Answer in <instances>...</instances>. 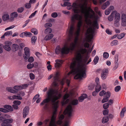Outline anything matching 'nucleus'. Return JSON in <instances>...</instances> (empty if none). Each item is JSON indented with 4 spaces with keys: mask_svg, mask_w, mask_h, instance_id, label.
Masks as SVG:
<instances>
[{
    "mask_svg": "<svg viewBox=\"0 0 126 126\" xmlns=\"http://www.w3.org/2000/svg\"><path fill=\"white\" fill-rule=\"evenodd\" d=\"M86 41L85 39H84L81 41V44L80 46L79 51L80 53H78L75 60L72 63L70 67L72 69V71L68 73V75L71 73L77 74L74 77L75 79H81L82 78L86 77V67H81L80 65L82 62V57L81 54H84L87 51L85 48H83V44Z\"/></svg>",
    "mask_w": 126,
    "mask_h": 126,
    "instance_id": "obj_1",
    "label": "nucleus"
},
{
    "mask_svg": "<svg viewBox=\"0 0 126 126\" xmlns=\"http://www.w3.org/2000/svg\"><path fill=\"white\" fill-rule=\"evenodd\" d=\"M81 18V16L78 14H75L71 17L72 25L70 28L69 35L70 39L74 37V42L75 44H77L79 40L80 27L82 23Z\"/></svg>",
    "mask_w": 126,
    "mask_h": 126,
    "instance_id": "obj_2",
    "label": "nucleus"
},
{
    "mask_svg": "<svg viewBox=\"0 0 126 126\" xmlns=\"http://www.w3.org/2000/svg\"><path fill=\"white\" fill-rule=\"evenodd\" d=\"M47 94V97L41 103L40 105H43L45 104V108H47L48 103L50 101L54 111L53 115L54 116L59 106V101L57 100L61 97V95L57 91L51 89L49 90Z\"/></svg>",
    "mask_w": 126,
    "mask_h": 126,
    "instance_id": "obj_3",
    "label": "nucleus"
},
{
    "mask_svg": "<svg viewBox=\"0 0 126 126\" xmlns=\"http://www.w3.org/2000/svg\"><path fill=\"white\" fill-rule=\"evenodd\" d=\"M80 3L78 5L80 10L78 8V6L76 3H74L72 5L73 10L75 13L78 14L80 12L83 14H85L88 17L89 15V12H91L93 14H94V11L90 7L88 8L87 10V0H79Z\"/></svg>",
    "mask_w": 126,
    "mask_h": 126,
    "instance_id": "obj_4",
    "label": "nucleus"
},
{
    "mask_svg": "<svg viewBox=\"0 0 126 126\" xmlns=\"http://www.w3.org/2000/svg\"><path fill=\"white\" fill-rule=\"evenodd\" d=\"M74 42H71L69 46V47H64L61 49L59 46H57L55 50L56 54H59L60 52L62 54H68L69 53L70 50H73L75 48L76 45Z\"/></svg>",
    "mask_w": 126,
    "mask_h": 126,
    "instance_id": "obj_5",
    "label": "nucleus"
},
{
    "mask_svg": "<svg viewBox=\"0 0 126 126\" xmlns=\"http://www.w3.org/2000/svg\"><path fill=\"white\" fill-rule=\"evenodd\" d=\"M99 28L98 24L96 20L94 21L92 24L91 27L89 28L87 30V33L90 34L89 36V42H90L93 38L94 35L95 30L96 29H98Z\"/></svg>",
    "mask_w": 126,
    "mask_h": 126,
    "instance_id": "obj_6",
    "label": "nucleus"
},
{
    "mask_svg": "<svg viewBox=\"0 0 126 126\" xmlns=\"http://www.w3.org/2000/svg\"><path fill=\"white\" fill-rule=\"evenodd\" d=\"M73 110L72 106L69 105L66 108L64 112L67 114L68 116L67 118L69 119L71 116V113Z\"/></svg>",
    "mask_w": 126,
    "mask_h": 126,
    "instance_id": "obj_7",
    "label": "nucleus"
},
{
    "mask_svg": "<svg viewBox=\"0 0 126 126\" xmlns=\"http://www.w3.org/2000/svg\"><path fill=\"white\" fill-rule=\"evenodd\" d=\"M121 25L123 27L126 26V15L125 13L121 14Z\"/></svg>",
    "mask_w": 126,
    "mask_h": 126,
    "instance_id": "obj_8",
    "label": "nucleus"
},
{
    "mask_svg": "<svg viewBox=\"0 0 126 126\" xmlns=\"http://www.w3.org/2000/svg\"><path fill=\"white\" fill-rule=\"evenodd\" d=\"M108 73V71L107 68H105L103 69L101 73V77L103 79H106Z\"/></svg>",
    "mask_w": 126,
    "mask_h": 126,
    "instance_id": "obj_9",
    "label": "nucleus"
},
{
    "mask_svg": "<svg viewBox=\"0 0 126 126\" xmlns=\"http://www.w3.org/2000/svg\"><path fill=\"white\" fill-rule=\"evenodd\" d=\"M25 54L23 55V57L25 60H27L30 56V49L27 47H25L24 49Z\"/></svg>",
    "mask_w": 126,
    "mask_h": 126,
    "instance_id": "obj_10",
    "label": "nucleus"
},
{
    "mask_svg": "<svg viewBox=\"0 0 126 126\" xmlns=\"http://www.w3.org/2000/svg\"><path fill=\"white\" fill-rule=\"evenodd\" d=\"M8 98L9 99L12 100L15 99L21 100L22 99V97L19 96L18 93L16 95H14L13 96H8Z\"/></svg>",
    "mask_w": 126,
    "mask_h": 126,
    "instance_id": "obj_11",
    "label": "nucleus"
},
{
    "mask_svg": "<svg viewBox=\"0 0 126 126\" xmlns=\"http://www.w3.org/2000/svg\"><path fill=\"white\" fill-rule=\"evenodd\" d=\"M29 109L28 107H25L23 110L22 114L23 117L24 118H25L28 114Z\"/></svg>",
    "mask_w": 126,
    "mask_h": 126,
    "instance_id": "obj_12",
    "label": "nucleus"
},
{
    "mask_svg": "<svg viewBox=\"0 0 126 126\" xmlns=\"http://www.w3.org/2000/svg\"><path fill=\"white\" fill-rule=\"evenodd\" d=\"M11 43L10 42H6L3 47L6 50L9 51L11 50Z\"/></svg>",
    "mask_w": 126,
    "mask_h": 126,
    "instance_id": "obj_13",
    "label": "nucleus"
},
{
    "mask_svg": "<svg viewBox=\"0 0 126 126\" xmlns=\"http://www.w3.org/2000/svg\"><path fill=\"white\" fill-rule=\"evenodd\" d=\"M56 63L55 64V67L58 68L60 67L63 61L60 60H55Z\"/></svg>",
    "mask_w": 126,
    "mask_h": 126,
    "instance_id": "obj_14",
    "label": "nucleus"
},
{
    "mask_svg": "<svg viewBox=\"0 0 126 126\" xmlns=\"http://www.w3.org/2000/svg\"><path fill=\"white\" fill-rule=\"evenodd\" d=\"M66 80V82L67 84V85L68 86H69V84L70 83V80L68 79H66L65 78H63L62 80L60 81V84L62 85L63 86L65 82V80Z\"/></svg>",
    "mask_w": 126,
    "mask_h": 126,
    "instance_id": "obj_15",
    "label": "nucleus"
},
{
    "mask_svg": "<svg viewBox=\"0 0 126 126\" xmlns=\"http://www.w3.org/2000/svg\"><path fill=\"white\" fill-rule=\"evenodd\" d=\"M12 34V32L11 31H8L5 32L1 37V38H4L5 36H11Z\"/></svg>",
    "mask_w": 126,
    "mask_h": 126,
    "instance_id": "obj_16",
    "label": "nucleus"
},
{
    "mask_svg": "<svg viewBox=\"0 0 126 126\" xmlns=\"http://www.w3.org/2000/svg\"><path fill=\"white\" fill-rule=\"evenodd\" d=\"M55 118H56V117H55L54 115H52V116L51 117V120L50 123H49L50 125L55 126Z\"/></svg>",
    "mask_w": 126,
    "mask_h": 126,
    "instance_id": "obj_17",
    "label": "nucleus"
},
{
    "mask_svg": "<svg viewBox=\"0 0 126 126\" xmlns=\"http://www.w3.org/2000/svg\"><path fill=\"white\" fill-rule=\"evenodd\" d=\"M18 16V14L16 12H14L12 13L11 15L10 19L13 21L15 18L16 17Z\"/></svg>",
    "mask_w": 126,
    "mask_h": 126,
    "instance_id": "obj_18",
    "label": "nucleus"
},
{
    "mask_svg": "<svg viewBox=\"0 0 126 126\" xmlns=\"http://www.w3.org/2000/svg\"><path fill=\"white\" fill-rule=\"evenodd\" d=\"M6 90L14 94L16 93L17 92L16 91L14 90L10 87H7Z\"/></svg>",
    "mask_w": 126,
    "mask_h": 126,
    "instance_id": "obj_19",
    "label": "nucleus"
},
{
    "mask_svg": "<svg viewBox=\"0 0 126 126\" xmlns=\"http://www.w3.org/2000/svg\"><path fill=\"white\" fill-rule=\"evenodd\" d=\"M120 15L119 13H116L115 15L114 20L120 21Z\"/></svg>",
    "mask_w": 126,
    "mask_h": 126,
    "instance_id": "obj_20",
    "label": "nucleus"
},
{
    "mask_svg": "<svg viewBox=\"0 0 126 126\" xmlns=\"http://www.w3.org/2000/svg\"><path fill=\"white\" fill-rule=\"evenodd\" d=\"M53 36V34H50L46 35L44 38V40L46 41H48L52 39Z\"/></svg>",
    "mask_w": 126,
    "mask_h": 126,
    "instance_id": "obj_21",
    "label": "nucleus"
},
{
    "mask_svg": "<svg viewBox=\"0 0 126 126\" xmlns=\"http://www.w3.org/2000/svg\"><path fill=\"white\" fill-rule=\"evenodd\" d=\"M9 16L8 14H4L2 16V20L4 21H5L9 20Z\"/></svg>",
    "mask_w": 126,
    "mask_h": 126,
    "instance_id": "obj_22",
    "label": "nucleus"
},
{
    "mask_svg": "<svg viewBox=\"0 0 126 126\" xmlns=\"http://www.w3.org/2000/svg\"><path fill=\"white\" fill-rule=\"evenodd\" d=\"M109 120L108 117L105 116L104 117L102 120V122L103 123H105L107 122Z\"/></svg>",
    "mask_w": 126,
    "mask_h": 126,
    "instance_id": "obj_23",
    "label": "nucleus"
},
{
    "mask_svg": "<svg viewBox=\"0 0 126 126\" xmlns=\"http://www.w3.org/2000/svg\"><path fill=\"white\" fill-rule=\"evenodd\" d=\"M18 46L17 44H13L12 45V48L14 51H16L18 50Z\"/></svg>",
    "mask_w": 126,
    "mask_h": 126,
    "instance_id": "obj_24",
    "label": "nucleus"
},
{
    "mask_svg": "<svg viewBox=\"0 0 126 126\" xmlns=\"http://www.w3.org/2000/svg\"><path fill=\"white\" fill-rule=\"evenodd\" d=\"M4 108L8 109L10 111H12L13 110V108L12 107L9 105H5L4 106Z\"/></svg>",
    "mask_w": 126,
    "mask_h": 126,
    "instance_id": "obj_25",
    "label": "nucleus"
},
{
    "mask_svg": "<svg viewBox=\"0 0 126 126\" xmlns=\"http://www.w3.org/2000/svg\"><path fill=\"white\" fill-rule=\"evenodd\" d=\"M72 105H77L78 103V100L77 99H74L72 100L71 102Z\"/></svg>",
    "mask_w": 126,
    "mask_h": 126,
    "instance_id": "obj_26",
    "label": "nucleus"
},
{
    "mask_svg": "<svg viewBox=\"0 0 126 126\" xmlns=\"http://www.w3.org/2000/svg\"><path fill=\"white\" fill-rule=\"evenodd\" d=\"M126 110V108L125 107L123 108L122 109L120 113V115L121 117L123 118L124 115V112H125Z\"/></svg>",
    "mask_w": 126,
    "mask_h": 126,
    "instance_id": "obj_27",
    "label": "nucleus"
},
{
    "mask_svg": "<svg viewBox=\"0 0 126 126\" xmlns=\"http://www.w3.org/2000/svg\"><path fill=\"white\" fill-rule=\"evenodd\" d=\"M52 30L50 28H47L45 29L44 33L46 34H49L52 32Z\"/></svg>",
    "mask_w": 126,
    "mask_h": 126,
    "instance_id": "obj_28",
    "label": "nucleus"
},
{
    "mask_svg": "<svg viewBox=\"0 0 126 126\" xmlns=\"http://www.w3.org/2000/svg\"><path fill=\"white\" fill-rule=\"evenodd\" d=\"M101 86L99 84H97V85L96 86L95 90H96V91L97 92H98L101 90Z\"/></svg>",
    "mask_w": 126,
    "mask_h": 126,
    "instance_id": "obj_29",
    "label": "nucleus"
},
{
    "mask_svg": "<svg viewBox=\"0 0 126 126\" xmlns=\"http://www.w3.org/2000/svg\"><path fill=\"white\" fill-rule=\"evenodd\" d=\"M37 40L36 37L34 36H33L31 38V43L33 45L35 44V42Z\"/></svg>",
    "mask_w": 126,
    "mask_h": 126,
    "instance_id": "obj_30",
    "label": "nucleus"
},
{
    "mask_svg": "<svg viewBox=\"0 0 126 126\" xmlns=\"http://www.w3.org/2000/svg\"><path fill=\"white\" fill-rule=\"evenodd\" d=\"M7 124H11L13 121V119L12 118H9L7 119H5L4 120Z\"/></svg>",
    "mask_w": 126,
    "mask_h": 126,
    "instance_id": "obj_31",
    "label": "nucleus"
},
{
    "mask_svg": "<svg viewBox=\"0 0 126 126\" xmlns=\"http://www.w3.org/2000/svg\"><path fill=\"white\" fill-rule=\"evenodd\" d=\"M117 35V38L119 39H121L124 37L125 35V33H121L120 34Z\"/></svg>",
    "mask_w": 126,
    "mask_h": 126,
    "instance_id": "obj_32",
    "label": "nucleus"
},
{
    "mask_svg": "<svg viewBox=\"0 0 126 126\" xmlns=\"http://www.w3.org/2000/svg\"><path fill=\"white\" fill-rule=\"evenodd\" d=\"M118 44V42L117 40H114L111 42L110 45L111 46H115L117 45Z\"/></svg>",
    "mask_w": 126,
    "mask_h": 126,
    "instance_id": "obj_33",
    "label": "nucleus"
},
{
    "mask_svg": "<svg viewBox=\"0 0 126 126\" xmlns=\"http://www.w3.org/2000/svg\"><path fill=\"white\" fill-rule=\"evenodd\" d=\"M0 111L4 113H7L9 112V111L8 110L3 108H0ZM1 115V113L0 112V116Z\"/></svg>",
    "mask_w": 126,
    "mask_h": 126,
    "instance_id": "obj_34",
    "label": "nucleus"
},
{
    "mask_svg": "<svg viewBox=\"0 0 126 126\" xmlns=\"http://www.w3.org/2000/svg\"><path fill=\"white\" fill-rule=\"evenodd\" d=\"M31 32L33 33L34 35H36L38 34V32L37 29L35 28H33L31 30Z\"/></svg>",
    "mask_w": 126,
    "mask_h": 126,
    "instance_id": "obj_35",
    "label": "nucleus"
},
{
    "mask_svg": "<svg viewBox=\"0 0 126 126\" xmlns=\"http://www.w3.org/2000/svg\"><path fill=\"white\" fill-rule=\"evenodd\" d=\"M14 89L17 91H19L22 90L21 86H15L14 87Z\"/></svg>",
    "mask_w": 126,
    "mask_h": 126,
    "instance_id": "obj_36",
    "label": "nucleus"
},
{
    "mask_svg": "<svg viewBox=\"0 0 126 126\" xmlns=\"http://www.w3.org/2000/svg\"><path fill=\"white\" fill-rule=\"evenodd\" d=\"M99 59V58L98 56H96L94 58L93 61L94 64L95 65L98 63Z\"/></svg>",
    "mask_w": 126,
    "mask_h": 126,
    "instance_id": "obj_37",
    "label": "nucleus"
},
{
    "mask_svg": "<svg viewBox=\"0 0 126 126\" xmlns=\"http://www.w3.org/2000/svg\"><path fill=\"white\" fill-rule=\"evenodd\" d=\"M120 21L114 20V25L116 27H118L120 26Z\"/></svg>",
    "mask_w": 126,
    "mask_h": 126,
    "instance_id": "obj_38",
    "label": "nucleus"
},
{
    "mask_svg": "<svg viewBox=\"0 0 126 126\" xmlns=\"http://www.w3.org/2000/svg\"><path fill=\"white\" fill-rule=\"evenodd\" d=\"M113 18V14L111 13L110 15L108 17V20L110 21H112Z\"/></svg>",
    "mask_w": 126,
    "mask_h": 126,
    "instance_id": "obj_39",
    "label": "nucleus"
},
{
    "mask_svg": "<svg viewBox=\"0 0 126 126\" xmlns=\"http://www.w3.org/2000/svg\"><path fill=\"white\" fill-rule=\"evenodd\" d=\"M61 5L62 6H71V3L69 2H65L64 3L63 5L61 4Z\"/></svg>",
    "mask_w": 126,
    "mask_h": 126,
    "instance_id": "obj_40",
    "label": "nucleus"
},
{
    "mask_svg": "<svg viewBox=\"0 0 126 126\" xmlns=\"http://www.w3.org/2000/svg\"><path fill=\"white\" fill-rule=\"evenodd\" d=\"M115 62L116 63V65L115 66V69H116L117 68L118 66V63H117L118 61V56H117V57H115Z\"/></svg>",
    "mask_w": 126,
    "mask_h": 126,
    "instance_id": "obj_41",
    "label": "nucleus"
},
{
    "mask_svg": "<svg viewBox=\"0 0 126 126\" xmlns=\"http://www.w3.org/2000/svg\"><path fill=\"white\" fill-rule=\"evenodd\" d=\"M34 66V64L33 63H29L27 65V68L30 69L32 68Z\"/></svg>",
    "mask_w": 126,
    "mask_h": 126,
    "instance_id": "obj_42",
    "label": "nucleus"
},
{
    "mask_svg": "<svg viewBox=\"0 0 126 126\" xmlns=\"http://www.w3.org/2000/svg\"><path fill=\"white\" fill-rule=\"evenodd\" d=\"M29 85V84H23L21 86L22 90L23 89H25Z\"/></svg>",
    "mask_w": 126,
    "mask_h": 126,
    "instance_id": "obj_43",
    "label": "nucleus"
},
{
    "mask_svg": "<svg viewBox=\"0 0 126 126\" xmlns=\"http://www.w3.org/2000/svg\"><path fill=\"white\" fill-rule=\"evenodd\" d=\"M109 106V104L108 103H106L103 105V107L104 109H108Z\"/></svg>",
    "mask_w": 126,
    "mask_h": 126,
    "instance_id": "obj_44",
    "label": "nucleus"
},
{
    "mask_svg": "<svg viewBox=\"0 0 126 126\" xmlns=\"http://www.w3.org/2000/svg\"><path fill=\"white\" fill-rule=\"evenodd\" d=\"M13 103L17 106L19 105L21 103V102L19 100H15L13 101Z\"/></svg>",
    "mask_w": 126,
    "mask_h": 126,
    "instance_id": "obj_45",
    "label": "nucleus"
},
{
    "mask_svg": "<svg viewBox=\"0 0 126 126\" xmlns=\"http://www.w3.org/2000/svg\"><path fill=\"white\" fill-rule=\"evenodd\" d=\"M121 87L120 86H117L115 88L114 90L116 92H118L121 89Z\"/></svg>",
    "mask_w": 126,
    "mask_h": 126,
    "instance_id": "obj_46",
    "label": "nucleus"
},
{
    "mask_svg": "<svg viewBox=\"0 0 126 126\" xmlns=\"http://www.w3.org/2000/svg\"><path fill=\"white\" fill-rule=\"evenodd\" d=\"M18 95L21 97H22L24 96L25 94V92L22 91H21L19 92L18 93Z\"/></svg>",
    "mask_w": 126,
    "mask_h": 126,
    "instance_id": "obj_47",
    "label": "nucleus"
},
{
    "mask_svg": "<svg viewBox=\"0 0 126 126\" xmlns=\"http://www.w3.org/2000/svg\"><path fill=\"white\" fill-rule=\"evenodd\" d=\"M105 96L107 98H109L110 96V93L109 92H106V93L105 94Z\"/></svg>",
    "mask_w": 126,
    "mask_h": 126,
    "instance_id": "obj_48",
    "label": "nucleus"
},
{
    "mask_svg": "<svg viewBox=\"0 0 126 126\" xmlns=\"http://www.w3.org/2000/svg\"><path fill=\"white\" fill-rule=\"evenodd\" d=\"M58 14L56 12H54L51 14V16L54 18L58 16Z\"/></svg>",
    "mask_w": 126,
    "mask_h": 126,
    "instance_id": "obj_49",
    "label": "nucleus"
},
{
    "mask_svg": "<svg viewBox=\"0 0 126 126\" xmlns=\"http://www.w3.org/2000/svg\"><path fill=\"white\" fill-rule=\"evenodd\" d=\"M109 100V98L106 97H104L102 100V102L103 103H104L108 101Z\"/></svg>",
    "mask_w": 126,
    "mask_h": 126,
    "instance_id": "obj_50",
    "label": "nucleus"
},
{
    "mask_svg": "<svg viewBox=\"0 0 126 126\" xmlns=\"http://www.w3.org/2000/svg\"><path fill=\"white\" fill-rule=\"evenodd\" d=\"M52 26V24L50 23H48L45 24L44 25V26L45 28L50 27Z\"/></svg>",
    "mask_w": 126,
    "mask_h": 126,
    "instance_id": "obj_51",
    "label": "nucleus"
},
{
    "mask_svg": "<svg viewBox=\"0 0 126 126\" xmlns=\"http://www.w3.org/2000/svg\"><path fill=\"white\" fill-rule=\"evenodd\" d=\"M25 6L26 8L29 9L31 7V3L29 2V3H26L25 4Z\"/></svg>",
    "mask_w": 126,
    "mask_h": 126,
    "instance_id": "obj_52",
    "label": "nucleus"
},
{
    "mask_svg": "<svg viewBox=\"0 0 126 126\" xmlns=\"http://www.w3.org/2000/svg\"><path fill=\"white\" fill-rule=\"evenodd\" d=\"M24 10V8L23 7L18 8L17 10V11L21 13L23 12Z\"/></svg>",
    "mask_w": 126,
    "mask_h": 126,
    "instance_id": "obj_53",
    "label": "nucleus"
},
{
    "mask_svg": "<svg viewBox=\"0 0 126 126\" xmlns=\"http://www.w3.org/2000/svg\"><path fill=\"white\" fill-rule=\"evenodd\" d=\"M109 56V54L107 52H104L103 53V57L106 58H108Z\"/></svg>",
    "mask_w": 126,
    "mask_h": 126,
    "instance_id": "obj_54",
    "label": "nucleus"
},
{
    "mask_svg": "<svg viewBox=\"0 0 126 126\" xmlns=\"http://www.w3.org/2000/svg\"><path fill=\"white\" fill-rule=\"evenodd\" d=\"M34 59L33 57L31 56L28 59V61L29 62L32 63L33 62Z\"/></svg>",
    "mask_w": 126,
    "mask_h": 126,
    "instance_id": "obj_55",
    "label": "nucleus"
},
{
    "mask_svg": "<svg viewBox=\"0 0 126 126\" xmlns=\"http://www.w3.org/2000/svg\"><path fill=\"white\" fill-rule=\"evenodd\" d=\"M90 45L87 42H85L83 44V46L85 48H88L89 47Z\"/></svg>",
    "mask_w": 126,
    "mask_h": 126,
    "instance_id": "obj_56",
    "label": "nucleus"
},
{
    "mask_svg": "<svg viewBox=\"0 0 126 126\" xmlns=\"http://www.w3.org/2000/svg\"><path fill=\"white\" fill-rule=\"evenodd\" d=\"M106 93V92L105 91L103 90L101 91L99 93V95L100 96H102L105 94Z\"/></svg>",
    "mask_w": 126,
    "mask_h": 126,
    "instance_id": "obj_57",
    "label": "nucleus"
},
{
    "mask_svg": "<svg viewBox=\"0 0 126 126\" xmlns=\"http://www.w3.org/2000/svg\"><path fill=\"white\" fill-rule=\"evenodd\" d=\"M109 113V110H105L103 111V114L104 115H107Z\"/></svg>",
    "mask_w": 126,
    "mask_h": 126,
    "instance_id": "obj_58",
    "label": "nucleus"
},
{
    "mask_svg": "<svg viewBox=\"0 0 126 126\" xmlns=\"http://www.w3.org/2000/svg\"><path fill=\"white\" fill-rule=\"evenodd\" d=\"M25 36L30 37L32 35V33L30 32H25Z\"/></svg>",
    "mask_w": 126,
    "mask_h": 126,
    "instance_id": "obj_59",
    "label": "nucleus"
},
{
    "mask_svg": "<svg viewBox=\"0 0 126 126\" xmlns=\"http://www.w3.org/2000/svg\"><path fill=\"white\" fill-rule=\"evenodd\" d=\"M30 79H34L35 76L34 74L32 73H31L30 74Z\"/></svg>",
    "mask_w": 126,
    "mask_h": 126,
    "instance_id": "obj_60",
    "label": "nucleus"
},
{
    "mask_svg": "<svg viewBox=\"0 0 126 126\" xmlns=\"http://www.w3.org/2000/svg\"><path fill=\"white\" fill-rule=\"evenodd\" d=\"M37 11H35L34 13H32L29 16V18H31L32 17H33L35 15V14L37 12Z\"/></svg>",
    "mask_w": 126,
    "mask_h": 126,
    "instance_id": "obj_61",
    "label": "nucleus"
},
{
    "mask_svg": "<svg viewBox=\"0 0 126 126\" xmlns=\"http://www.w3.org/2000/svg\"><path fill=\"white\" fill-rule=\"evenodd\" d=\"M110 12V11L108 9L106 10L105 11V15H109Z\"/></svg>",
    "mask_w": 126,
    "mask_h": 126,
    "instance_id": "obj_62",
    "label": "nucleus"
},
{
    "mask_svg": "<svg viewBox=\"0 0 126 126\" xmlns=\"http://www.w3.org/2000/svg\"><path fill=\"white\" fill-rule=\"evenodd\" d=\"M54 81H59V76H55L54 78Z\"/></svg>",
    "mask_w": 126,
    "mask_h": 126,
    "instance_id": "obj_63",
    "label": "nucleus"
},
{
    "mask_svg": "<svg viewBox=\"0 0 126 126\" xmlns=\"http://www.w3.org/2000/svg\"><path fill=\"white\" fill-rule=\"evenodd\" d=\"M7 124L6 122V121L4 120V121H3V122L1 124V126H7Z\"/></svg>",
    "mask_w": 126,
    "mask_h": 126,
    "instance_id": "obj_64",
    "label": "nucleus"
}]
</instances>
